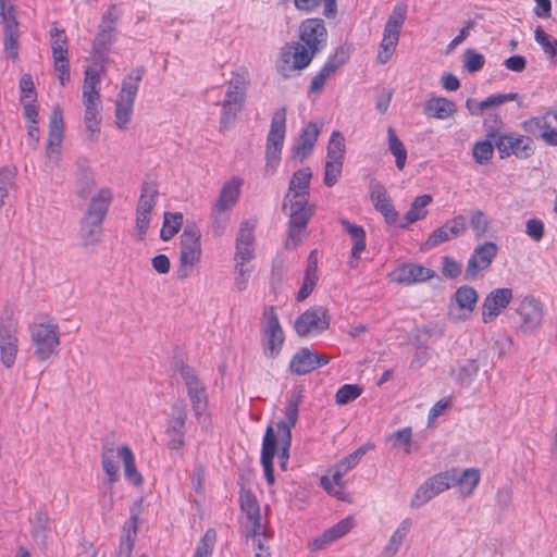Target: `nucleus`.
Here are the masks:
<instances>
[{
	"mask_svg": "<svg viewBox=\"0 0 557 557\" xmlns=\"http://www.w3.org/2000/svg\"><path fill=\"white\" fill-rule=\"evenodd\" d=\"M235 277L234 284L237 290L243 292L248 286V281L253 267L249 263L234 262Z\"/></svg>",
	"mask_w": 557,
	"mask_h": 557,
	"instance_id": "052dcab7",
	"label": "nucleus"
},
{
	"mask_svg": "<svg viewBox=\"0 0 557 557\" xmlns=\"http://www.w3.org/2000/svg\"><path fill=\"white\" fill-rule=\"evenodd\" d=\"M112 201V191L109 188H100L95 194L81 221L79 235L85 246L99 242L102 232V222Z\"/></svg>",
	"mask_w": 557,
	"mask_h": 557,
	"instance_id": "f257e3e1",
	"label": "nucleus"
},
{
	"mask_svg": "<svg viewBox=\"0 0 557 557\" xmlns=\"http://www.w3.org/2000/svg\"><path fill=\"white\" fill-rule=\"evenodd\" d=\"M231 221V210H220L218 206L213 205L211 211V232L213 236H222Z\"/></svg>",
	"mask_w": 557,
	"mask_h": 557,
	"instance_id": "603ef678",
	"label": "nucleus"
},
{
	"mask_svg": "<svg viewBox=\"0 0 557 557\" xmlns=\"http://www.w3.org/2000/svg\"><path fill=\"white\" fill-rule=\"evenodd\" d=\"M160 236L163 240L172 239L183 225L184 215L181 212H164Z\"/></svg>",
	"mask_w": 557,
	"mask_h": 557,
	"instance_id": "09e8293b",
	"label": "nucleus"
},
{
	"mask_svg": "<svg viewBox=\"0 0 557 557\" xmlns=\"http://www.w3.org/2000/svg\"><path fill=\"white\" fill-rule=\"evenodd\" d=\"M0 24L3 25V53L15 62L18 59L21 33L14 7L7 0H0Z\"/></svg>",
	"mask_w": 557,
	"mask_h": 557,
	"instance_id": "9d476101",
	"label": "nucleus"
},
{
	"mask_svg": "<svg viewBox=\"0 0 557 557\" xmlns=\"http://www.w3.org/2000/svg\"><path fill=\"white\" fill-rule=\"evenodd\" d=\"M343 478L344 476L342 474L331 469L329 474L321 478V485L330 495L336 497L337 499L345 500L347 495L345 492L346 485Z\"/></svg>",
	"mask_w": 557,
	"mask_h": 557,
	"instance_id": "a19ab883",
	"label": "nucleus"
},
{
	"mask_svg": "<svg viewBox=\"0 0 557 557\" xmlns=\"http://www.w3.org/2000/svg\"><path fill=\"white\" fill-rule=\"evenodd\" d=\"M479 372V366L474 360H465L456 369L451 370V376L461 386H469Z\"/></svg>",
	"mask_w": 557,
	"mask_h": 557,
	"instance_id": "c03bdc74",
	"label": "nucleus"
},
{
	"mask_svg": "<svg viewBox=\"0 0 557 557\" xmlns=\"http://www.w3.org/2000/svg\"><path fill=\"white\" fill-rule=\"evenodd\" d=\"M158 197V188L154 180H149L145 182L144 186H141V230L148 223L146 218V213H148L156 205V199Z\"/></svg>",
	"mask_w": 557,
	"mask_h": 557,
	"instance_id": "a18cd8bd",
	"label": "nucleus"
},
{
	"mask_svg": "<svg viewBox=\"0 0 557 557\" xmlns=\"http://www.w3.org/2000/svg\"><path fill=\"white\" fill-rule=\"evenodd\" d=\"M500 158L511 154L520 159H527L534 153L533 140L529 136L519 134H506L497 138L495 143Z\"/></svg>",
	"mask_w": 557,
	"mask_h": 557,
	"instance_id": "f3484780",
	"label": "nucleus"
},
{
	"mask_svg": "<svg viewBox=\"0 0 557 557\" xmlns=\"http://www.w3.org/2000/svg\"><path fill=\"white\" fill-rule=\"evenodd\" d=\"M50 47L53 59L69 57L67 36L63 28H59L54 25L50 29Z\"/></svg>",
	"mask_w": 557,
	"mask_h": 557,
	"instance_id": "49530a36",
	"label": "nucleus"
},
{
	"mask_svg": "<svg viewBox=\"0 0 557 557\" xmlns=\"http://www.w3.org/2000/svg\"><path fill=\"white\" fill-rule=\"evenodd\" d=\"M347 53L344 48H338L329 57L324 65L320 71L312 77L310 84V90L313 92L320 91L325 85L326 81L335 74V72L346 62Z\"/></svg>",
	"mask_w": 557,
	"mask_h": 557,
	"instance_id": "b1692460",
	"label": "nucleus"
},
{
	"mask_svg": "<svg viewBox=\"0 0 557 557\" xmlns=\"http://www.w3.org/2000/svg\"><path fill=\"white\" fill-rule=\"evenodd\" d=\"M239 502L242 512L246 519L245 527L247 529V535L253 539L260 537L264 534V528L256 496L250 491H243Z\"/></svg>",
	"mask_w": 557,
	"mask_h": 557,
	"instance_id": "a211bd4d",
	"label": "nucleus"
},
{
	"mask_svg": "<svg viewBox=\"0 0 557 557\" xmlns=\"http://www.w3.org/2000/svg\"><path fill=\"white\" fill-rule=\"evenodd\" d=\"M412 527V521L410 518L404 519L397 527V529L391 535L388 543L384 547V555L388 557H394L398 550L400 549L404 540L410 532Z\"/></svg>",
	"mask_w": 557,
	"mask_h": 557,
	"instance_id": "ea45409f",
	"label": "nucleus"
},
{
	"mask_svg": "<svg viewBox=\"0 0 557 557\" xmlns=\"http://www.w3.org/2000/svg\"><path fill=\"white\" fill-rule=\"evenodd\" d=\"M389 441H393V446L403 447L406 454L411 453L412 445V430L411 428H403L394 432L388 437Z\"/></svg>",
	"mask_w": 557,
	"mask_h": 557,
	"instance_id": "680f3d73",
	"label": "nucleus"
},
{
	"mask_svg": "<svg viewBox=\"0 0 557 557\" xmlns=\"http://www.w3.org/2000/svg\"><path fill=\"white\" fill-rule=\"evenodd\" d=\"M433 201L431 195H421L413 199L411 206L403 220L398 223V226L403 230L409 227V225L421 221L426 218L429 211L428 206Z\"/></svg>",
	"mask_w": 557,
	"mask_h": 557,
	"instance_id": "473e14b6",
	"label": "nucleus"
},
{
	"mask_svg": "<svg viewBox=\"0 0 557 557\" xmlns=\"http://www.w3.org/2000/svg\"><path fill=\"white\" fill-rule=\"evenodd\" d=\"M100 83L99 72L96 67H88L85 71V79L83 85V98L85 104H95L99 99L97 86Z\"/></svg>",
	"mask_w": 557,
	"mask_h": 557,
	"instance_id": "79ce46f5",
	"label": "nucleus"
},
{
	"mask_svg": "<svg viewBox=\"0 0 557 557\" xmlns=\"http://www.w3.org/2000/svg\"><path fill=\"white\" fill-rule=\"evenodd\" d=\"M301 401V396L299 393H293L285 406L284 414L285 419L281 420L276 423L274 431L278 433H283L289 431L292 433V429L296 425L299 413V405Z\"/></svg>",
	"mask_w": 557,
	"mask_h": 557,
	"instance_id": "c9c22d12",
	"label": "nucleus"
},
{
	"mask_svg": "<svg viewBox=\"0 0 557 557\" xmlns=\"http://www.w3.org/2000/svg\"><path fill=\"white\" fill-rule=\"evenodd\" d=\"M525 132L539 136L550 146H557V112H547L540 117L523 122Z\"/></svg>",
	"mask_w": 557,
	"mask_h": 557,
	"instance_id": "aec40b11",
	"label": "nucleus"
},
{
	"mask_svg": "<svg viewBox=\"0 0 557 557\" xmlns=\"http://www.w3.org/2000/svg\"><path fill=\"white\" fill-rule=\"evenodd\" d=\"M20 90L23 104H33L36 101L37 95L32 75L24 74L21 77Z\"/></svg>",
	"mask_w": 557,
	"mask_h": 557,
	"instance_id": "e2e57ef3",
	"label": "nucleus"
},
{
	"mask_svg": "<svg viewBox=\"0 0 557 557\" xmlns=\"http://www.w3.org/2000/svg\"><path fill=\"white\" fill-rule=\"evenodd\" d=\"M32 343L35 355L40 361H45L59 352L60 331L52 318L44 317L29 325Z\"/></svg>",
	"mask_w": 557,
	"mask_h": 557,
	"instance_id": "7ed1b4c3",
	"label": "nucleus"
},
{
	"mask_svg": "<svg viewBox=\"0 0 557 557\" xmlns=\"http://www.w3.org/2000/svg\"><path fill=\"white\" fill-rule=\"evenodd\" d=\"M480 479V471L475 468L466 469L460 475H458V471L456 470V481L454 485L458 486L460 496L469 497L479 485Z\"/></svg>",
	"mask_w": 557,
	"mask_h": 557,
	"instance_id": "4c0bfd02",
	"label": "nucleus"
},
{
	"mask_svg": "<svg viewBox=\"0 0 557 557\" xmlns=\"http://www.w3.org/2000/svg\"><path fill=\"white\" fill-rule=\"evenodd\" d=\"M180 372L187 388L195 419L203 429H207L210 423V417L207 412L208 399L206 388L199 381L194 369L182 367Z\"/></svg>",
	"mask_w": 557,
	"mask_h": 557,
	"instance_id": "6e6552de",
	"label": "nucleus"
},
{
	"mask_svg": "<svg viewBox=\"0 0 557 557\" xmlns=\"http://www.w3.org/2000/svg\"><path fill=\"white\" fill-rule=\"evenodd\" d=\"M330 317L324 307H311L301 313L295 321L296 333L301 337L314 336L327 330Z\"/></svg>",
	"mask_w": 557,
	"mask_h": 557,
	"instance_id": "2eb2a0df",
	"label": "nucleus"
},
{
	"mask_svg": "<svg viewBox=\"0 0 557 557\" xmlns=\"http://www.w3.org/2000/svg\"><path fill=\"white\" fill-rule=\"evenodd\" d=\"M300 44L306 46L310 55H315L322 51L327 42V30L323 20L307 18L299 26Z\"/></svg>",
	"mask_w": 557,
	"mask_h": 557,
	"instance_id": "ddd939ff",
	"label": "nucleus"
},
{
	"mask_svg": "<svg viewBox=\"0 0 557 557\" xmlns=\"http://www.w3.org/2000/svg\"><path fill=\"white\" fill-rule=\"evenodd\" d=\"M84 120L88 139L90 141L98 140L100 133L99 125L101 121L98 107H86Z\"/></svg>",
	"mask_w": 557,
	"mask_h": 557,
	"instance_id": "864d4df0",
	"label": "nucleus"
},
{
	"mask_svg": "<svg viewBox=\"0 0 557 557\" xmlns=\"http://www.w3.org/2000/svg\"><path fill=\"white\" fill-rule=\"evenodd\" d=\"M345 151L346 147L343 135L339 132L334 131L329 140L326 159L344 160Z\"/></svg>",
	"mask_w": 557,
	"mask_h": 557,
	"instance_id": "13d9d810",
	"label": "nucleus"
},
{
	"mask_svg": "<svg viewBox=\"0 0 557 557\" xmlns=\"http://www.w3.org/2000/svg\"><path fill=\"white\" fill-rule=\"evenodd\" d=\"M286 134V110H276L271 120L270 131L265 144V168L267 175H272L281 161V153Z\"/></svg>",
	"mask_w": 557,
	"mask_h": 557,
	"instance_id": "20e7f679",
	"label": "nucleus"
},
{
	"mask_svg": "<svg viewBox=\"0 0 557 557\" xmlns=\"http://www.w3.org/2000/svg\"><path fill=\"white\" fill-rule=\"evenodd\" d=\"M352 525V518H344L330 529L325 530L320 536L315 537L311 543L312 549H323L347 534L351 530Z\"/></svg>",
	"mask_w": 557,
	"mask_h": 557,
	"instance_id": "c756f323",
	"label": "nucleus"
},
{
	"mask_svg": "<svg viewBox=\"0 0 557 557\" xmlns=\"http://www.w3.org/2000/svg\"><path fill=\"white\" fill-rule=\"evenodd\" d=\"M216 542L214 529H208L197 544L194 557H211Z\"/></svg>",
	"mask_w": 557,
	"mask_h": 557,
	"instance_id": "4d7b16f0",
	"label": "nucleus"
},
{
	"mask_svg": "<svg viewBox=\"0 0 557 557\" xmlns=\"http://www.w3.org/2000/svg\"><path fill=\"white\" fill-rule=\"evenodd\" d=\"M319 134V125L314 122L308 123L302 128L299 141L294 148L295 157L298 158L300 161H304L306 158H308L313 150Z\"/></svg>",
	"mask_w": 557,
	"mask_h": 557,
	"instance_id": "2f4dec72",
	"label": "nucleus"
},
{
	"mask_svg": "<svg viewBox=\"0 0 557 557\" xmlns=\"http://www.w3.org/2000/svg\"><path fill=\"white\" fill-rule=\"evenodd\" d=\"M434 274V271L421 264L408 263L398 269L397 281L406 285H411L425 282L432 278Z\"/></svg>",
	"mask_w": 557,
	"mask_h": 557,
	"instance_id": "72a5a7b5",
	"label": "nucleus"
},
{
	"mask_svg": "<svg viewBox=\"0 0 557 557\" xmlns=\"http://www.w3.org/2000/svg\"><path fill=\"white\" fill-rule=\"evenodd\" d=\"M406 14L407 7L404 3L395 4L384 26L383 38L377 53V60L380 63L384 64L392 58L399 40Z\"/></svg>",
	"mask_w": 557,
	"mask_h": 557,
	"instance_id": "0eeeda50",
	"label": "nucleus"
},
{
	"mask_svg": "<svg viewBox=\"0 0 557 557\" xmlns=\"http://www.w3.org/2000/svg\"><path fill=\"white\" fill-rule=\"evenodd\" d=\"M478 297L476 290L469 285H462L455 292V301L458 307L466 312L465 319L474 310Z\"/></svg>",
	"mask_w": 557,
	"mask_h": 557,
	"instance_id": "37998d69",
	"label": "nucleus"
},
{
	"mask_svg": "<svg viewBox=\"0 0 557 557\" xmlns=\"http://www.w3.org/2000/svg\"><path fill=\"white\" fill-rule=\"evenodd\" d=\"M138 530V516L132 511L129 519L124 523L122 528V534L120 539V545L116 553V557H131L134 545L137 540Z\"/></svg>",
	"mask_w": 557,
	"mask_h": 557,
	"instance_id": "7c9ffc66",
	"label": "nucleus"
},
{
	"mask_svg": "<svg viewBox=\"0 0 557 557\" xmlns=\"http://www.w3.org/2000/svg\"><path fill=\"white\" fill-rule=\"evenodd\" d=\"M339 223L343 230L349 235L351 240V250L348 259V265L351 269H355L361 259V253L366 250L367 247L366 231L362 226L354 224L346 219H341Z\"/></svg>",
	"mask_w": 557,
	"mask_h": 557,
	"instance_id": "5701e85b",
	"label": "nucleus"
},
{
	"mask_svg": "<svg viewBox=\"0 0 557 557\" xmlns=\"http://www.w3.org/2000/svg\"><path fill=\"white\" fill-rule=\"evenodd\" d=\"M187 418L186 404L182 400L172 406L171 417L168 421L166 434L184 432Z\"/></svg>",
	"mask_w": 557,
	"mask_h": 557,
	"instance_id": "8fccbe9b",
	"label": "nucleus"
},
{
	"mask_svg": "<svg viewBox=\"0 0 557 557\" xmlns=\"http://www.w3.org/2000/svg\"><path fill=\"white\" fill-rule=\"evenodd\" d=\"M138 81L139 75L133 77H128V79L123 82L120 98L121 102H125L126 104H133L136 99V94L138 89Z\"/></svg>",
	"mask_w": 557,
	"mask_h": 557,
	"instance_id": "69168bd1",
	"label": "nucleus"
},
{
	"mask_svg": "<svg viewBox=\"0 0 557 557\" xmlns=\"http://www.w3.org/2000/svg\"><path fill=\"white\" fill-rule=\"evenodd\" d=\"M200 231L195 224H186L181 235V265L177 275L184 278L199 261L201 255Z\"/></svg>",
	"mask_w": 557,
	"mask_h": 557,
	"instance_id": "1a4fd4ad",
	"label": "nucleus"
},
{
	"mask_svg": "<svg viewBox=\"0 0 557 557\" xmlns=\"http://www.w3.org/2000/svg\"><path fill=\"white\" fill-rule=\"evenodd\" d=\"M115 458L123 461L124 475L135 486L139 485V474L136 471L135 455L128 446H121L115 453L113 448H107L102 453V469L109 476V482L119 480V466Z\"/></svg>",
	"mask_w": 557,
	"mask_h": 557,
	"instance_id": "39448f33",
	"label": "nucleus"
},
{
	"mask_svg": "<svg viewBox=\"0 0 557 557\" xmlns=\"http://www.w3.org/2000/svg\"><path fill=\"white\" fill-rule=\"evenodd\" d=\"M285 341L284 331L273 306L268 307L261 322V342L264 354L275 358L282 350Z\"/></svg>",
	"mask_w": 557,
	"mask_h": 557,
	"instance_id": "9b49d317",
	"label": "nucleus"
},
{
	"mask_svg": "<svg viewBox=\"0 0 557 557\" xmlns=\"http://www.w3.org/2000/svg\"><path fill=\"white\" fill-rule=\"evenodd\" d=\"M386 145L388 151L394 157L395 166L397 170L403 171L407 163L408 151L405 144L392 126H388L386 129Z\"/></svg>",
	"mask_w": 557,
	"mask_h": 557,
	"instance_id": "f704fd0d",
	"label": "nucleus"
},
{
	"mask_svg": "<svg viewBox=\"0 0 557 557\" xmlns=\"http://www.w3.org/2000/svg\"><path fill=\"white\" fill-rule=\"evenodd\" d=\"M493 145L488 140L478 141L472 150L473 159L479 164H486L493 157Z\"/></svg>",
	"mask_w": 557,
	"mask_h": 557,
	"instance_id": "774afa93",
	"label": "nucleus"
},
{
	"mask_svg": "<svg viewBox=\"0 0 557 557\" xmlns=\"http://www.w3.org/2000/svg\"><path fill=\"white\" fill-rule=\"evenodd\" d=\"M329 361L330 358L326 355H318L309 348H301L293 356L289 369L292 373L304 375L327 364Z\"/></svg>",
	"mask_w": 557,
	"mask_h": 557,
	"instance_id": "4be33fe9",
	"label": "nucleus"
},
{
	"mask_svg": "<svg viewBox=\"0 0 557 557\" xmlns=\"http://www.w3.org/2000/svg\"><path fill=\"white\" fill-rule=\"evenodd\" d=\"M18 326L17 322L11 317L1 318L0 321V358L5 368H11L18 350Z\"/></svg>",
	"mask_w": 557,
	"mask_h": 557,
	"instance_id": "4468645a",
	"label": "nucleus"
},
{
	"mask_svg": "<svg viewBox=\"0 0 557 557\" xmlns=\"http://www.w3.org/2000/svg\"><path fill=\"white\" fill-rule=\"evenodd\" d=\"M361 387L356 384H345L338 388L335 395L336 403L346 405L361 395Z\"/></svg>",
	"mask_w": 557,
	"mask_h": 557,
	"instance_id": "338daca9",
	"label": "nucleus"
},
{
	"mask_svg": "<svg viewBox=\"0 0 557 557\" xmlns=\"http://www.w3.org/2000/svg\"><path fill=\"white\" fill-rule=\"evenodd\" d=\"M308 201H299V200H285L283 205L284 210H288L289 214V230L288 236L289 240L294 243L299 240V236L302 230L307 226L309 221V210L307 208Z\"/></svg>",
	"mask_w": 557,
	"mask_h": 557,
	"instance_id": "412c9836",
	"label": "nucleus"
},
{
	"mask_svg": "<svg viewBox=\"0 0 557 557\" xmlns=\"http://www.w3.org/2000/svg\"><path fill=\"white\" fill-rule=\"evenodd\" d=\"M430 479L432 481V484H434L435 488L441 494L447 491L451 485H454L456 481V469H450L447 471L436 473Z\"/></svg>",
	"mask_w": 557,
	"mask_h": 557,
	"instance_id": "0e129e2a",
	"label": "nucleus"
},
{
	"mask_svg": "<svg viewBox=\"0 0 557 557\" xmlns=\"http://www.w3.org/2000/svg\"><path fill=\"white\" fill-rule=\"evenodd\" d=\"M511 288L503 287L491 290L482 302V321L492 323L507 308L512 300Z\"/></svg>",
	"mask_w": 557,
	"mask_h": 557,
	"instance_id": "6ab92c4d",
	"label": "nucleus"
},
{
	"mask_svg": "<svg viewBox=\"0 0 557 557\" xmlns=\"http://www.w3.org/2000/svg\"><path fill=\"white\" fill-rule=\"evenodd\" d=\"M343 163L344 160H325L323 183L327 187H332L338 182L343 171Z\"/></svg>",
	"mask_w": 557,
	"mask_h": 557,
	"instance_id": "bf43d9fd",
	"label": "nucleus"
},
{
	"mask_svg": "<svg viewBox=\"0 0 557 557\" xmlns=\"http://www.w3.org/2000/svg\"><path fill=\"white\" fill-rule=\"evenodd\" d=\"M324 4L323 14L326 17H334L336 13L335 0H294L295 7L300 11L310 12L321 4Z\"/></svg>",
	"mask_w": 557,
	"mask_h": 557,
	"instance_id": "5fc2aeb1",
	"label": "nucleus"
},
{
	"mask_svg": "<svg viewBox=\"0 0 557 557\" xmlns=\"http://www.w3.org/2000/svg\"><path fill=\"white\" fill-rule=\"evenodd\" d=\"M497 252L498 247L494 242H484L475 246L467 262L465 280L482 278L496 258Z\"/></svg>",
	"mask_w": 557,
	"mask_h": 557,
	"instance_id": "f8f14e48",
	"label": "nucleus"
},
{
	"mask_svg": "<svg viewBox=\"0 0 557 557\" xmlns=\"http://www.w3.org/2000/svg\"><path fill=\"white\" fill-rule=\"evenodd\" d=\"M95 187L92 171L85 161L77 163L75 173V193L82 197H87Z\"/></svg>",
	"mask_w": 557,
	"mask_h": 557,
	"instance_id": "58836bf2",
	"label": "nucleus"
},
{
	"mask_svg": "<svg viewBox=\"0 0 557 557\" xmlns=\"http://www.w3.org/2000/svg\"><path fill=\"white\" fill-rule=\"evenodd\" d=\"M258 221L248 219L240 223L236 240L234 262L249 263L255 258V230Z\"/></svg>",
	"mask_w": 557,
	"mask_h": 557,
	"instance_id": "dca6fc26",
	"label": "nucleus"
},
{
	"mask_svg": "<svg viewBox=\"0 0 557 557\" xmlns=\"http://www.w3.org/2000/svg\"><path fill=\"white\" fill-rule=\"evenodd\" d=\"M525 330H533L541 324L543 312L541 304L533 297H523L517 309Z\"/></svg>",
	"mask_w": 557,
	"mask_h": 557,
	"instance_id": "c85d7f7f",
	"label": "nucleus"
},
{
	"mask_svg": "<svg viewBox=\"0 0 557 557\" xmlns=\"http://www.w3.org/2000/svg\"><path fill=\"white\" fill-rule=\"evenodd\" d=\"M438 494L440 492L435 488L434 484H432V481L429 478L414 492V495L410 502V506L412 508H420Z\"/></svg>",
	"mask_w": 557,
	"mask_h": 557,
	"instance_id": "3c124183",
	"label": "nucleus"
},
{
	"mask_svg": "<svg viewBox=\"0 0 557 557\" xmlns=\"http://www.w3.org/2000/svg\"><path fill=\"white\" fill-rule=\"evenodd\" d=\"M313 55L306 50V46L298 41L285 44L278 52L275 63L277 73L284 78L292 77L297 71L304 70L313 60Z\"/></svg>",
	"mask_w": 557,
	"mask_h": 557,
	"instance_id": "423d86ee",
	"label": "nucleus"
},
{
	"mask_svg": "<svg viewBox=\"0 0 557 557\" xmlns=\"http://www.w3.org/2000/svg\"><path fill=\"white\" fill-rule=\"evenodd\" d=\"M244 180L239 176H232L230 180L224 182L219 193V196L214 202L220 210H233L237 205Z\"/></svg>",
	"mask_w": 557,
	"mask_h": 557,
	"instance_id": "bb28decb",
	"label": "nucleus"
},
{
	"mask_svg": "<svg viewBox=\"0 0 557 557\" xmlns=\"http://www.w3.org/2000/svg\"><path fill=\"white\" fill-rule=\"evenodd\" d=\"M114 38V27L112 26V21L106 25H99V32L94 40V50L95 53L99 57H103L108 51L109 46L112 44Z\"/></svg>",
	"mask_w": 557,
	"mask_h": 557,
	"instance_id": "de8ad7c7",
	"label": "nucleus"
},
{
	"mask_svg": "<svg viewBox=\"0 0 557 557\" xmlns=\"http://www.w3.org/2000/svg\"><path fill=\"white\" fill-rule=\"evenodd\" d=\"M248 85L249 72L247 69L239 67L234 71L222 104H242L245 101Z\"/></svg>",
	"mask_w": 557,
	"mask_h": 557,
	"instance_id": "a878e982",
	"label": "nucleus"
},
{
	"mask_svg": "<svg viewBox=\"0 0 557 557\" xmlns=\"http://www.w3.org/2000/svg\"><path fill=\"white\" fill-rule=\"evenodd\" d=\"M290 445L292 433H289V431L286 430V432L278 433L275 432L274 428L271 425L267 428L262 440L261 465L269 485H273L275 482L273 469L275 454H278L282 470H286Z\"/></svg>",
	"mask_w": 557,
	"mask_h": 557,
	"instance_id": "f03ea898",
	"label": "nucleus"
},
{
	"mask_svg": "<svg viewBox=\"0 0 557 557\" xmlns=\"http://www.w3.org/2000/svg\"><path fill=\"white\" fill-rule=\"evenodd\" d=\"M63 131L64 124L62 112L58 108H55L52 111L49 122V138L47 144V151L49 154L57 152L59 147L61 146L63 139Z\"/></svg>",
	"mask_w": 557,
	"mask_h": 557,
	"instance_id": "e433bc0d",
	"label": "nucleus"
},
{
	"mask_svg": "<svg viewBox=\"0 0 557 557\" xmlns=\"http://www.w3.org/2000/svg\"><path fill=\"white\" fill-rule=\"evenodd\" d=\"M469 223L475 239H481L486 235L490 227V220L482 210L472 211Z\"/></svg>",
	"mask_w": 557,
	"mask_h": 557,
	"instance_id": "6e6d98bb",
	"label": "nucleus"
},
{
	"mask_svg": "<svg viewBox=\"0 0 557 557\" xmlns=\"http://www.w3.org/2000/svg\"><path fill=\"white\" fill-rule=\"evenodd\" d=\"M312 172L309 168H302L293 174L285 200L308 201L309 185Z\"/></svg>",
	"mask_w": 557,
	"mask_h": 557,
	"instance_id": "cd10ccee",
	"label": "nucleus"
},
{
	"mask_svg": "<svg viewBox=\"0 0 557 557\" xmlns=\"http://www.w3.org/2000/svg\"><path fill=\"white\" fill-rule=\"evenodd\" d=\"M371 201L375 210L383 215L386 224L394 225L397 223L398 212L384 186L380 184L371 186Z\"/></svg>",
	"mask_w": 557,
	"mask_h": 557,
	"instance_id": "393cba45",
	"label": "nucleus"
}]
</instances>
